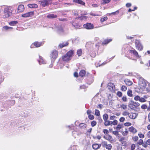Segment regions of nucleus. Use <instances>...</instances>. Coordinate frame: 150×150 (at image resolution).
Masks as SVG:
<instances>
[{"label": "nucleus", "mask_w": 150, "mask_h": 150, "mask_svg": "<svg viewBox=\"0 0 150 150\" xmlns=\"http://www.w3.org/2000/svg\"><path fill=\"white\" fill-rule=\"evenodd\" d=\"M12 12L13 10L11 6H6L3 13L0 14V16L4 19L8 18L12 15Z\"/></svg>", "instance_id": "nucleus-1"}, {"label": "nucleus", "mask_w": 150, "mask_h": 150, "mask_svg": "<svg viewBox=\"0 0 150 150\" xmlns=\"http://www.w3.org/2000/svg\"><path fill=\"white\" fill-rule=\"evenodd\" d=\"M74 54V51L72 50L69 51L67 54L62 57L64 61L68 62L69 61Z\"/></svg>", "instance_id": "nucleus-2"}, {"label": "nucleus", "mask_w": 150, "mask_h": 150, "mask_svg": "<svg viewBox=\"0 0 150 150\" xmlns=\"http://www.w3.org/2000/svg\"><path fill=\"white\" fill-rule=\"evenodd\" d=\"M139 86L142 89H144L146 86V81L142 77H140L139 80Z\"/></svg>", "instance_id": "nucleus-3"}, {"label": "nucleus", "mask_w": 150, "mask_h": 150, "mask_svg": "<svg viewBox=\"0 0 150 150\" xmlns=\"http://www.w3.org/2000/svg\"><path fill=\"white\" fill-rule=\"evenodd\" d=\"M140 104L137 102L132 101V110L137 111L140 110Z\"/></svg>", "instance_id": "nucleus-4"}, {"label": "nucleus", "mask_w": 150, "mask_h": 150, "mask_svg": "<svg viewBox=\"0 0 150 150\" xmlns=\"http://www.w3.org/2000/svg\"><path fill=\"white\" fill-rule=\"evenodd\" d=\"M58 55V52L56 50H53L50 54L51 60L54 61L57 57Z\"/></svg>", "instance_id": "nucleus-5"}, {"label": "nucleus", "mask_w": 150, "mask_h": 150, "mask_svg": "<svg viewBox=\"0 0 150 150\" xmlns=\"http://www.w3.org/2000/svg\"><path fill=\"white\" fill-rule=\"evenodd\" d=\"M135 44L137 49L140 51L142 50L143 48V46L139 40H136L135 41Z\"/></svg>", "instance_id": "nucleus-6"}, {"label": "nucleus", "mask_w": 150, "mask_h": 150, "mask_svg": "<svg viewBox=\"0 0 150 150\" xmlns=\"http://www.w3.org/2000/svg\"><path fill=\"white\" fill-rule=\"evenodd\" d=\"M51 0H42L41 1H39V3L42 6L45 7L48 6L49 2Z\"/></svg>", "instance_id": "nucleus-7"}, {"label": "nucleus", "mask_w": 150, "mask_h": 150, "mask_svg": "<svg viewBox=\"0 0 150 150\" xmlns=\"http://www.w3.org/2000/svg\"><path fill=\"white\" fill-rule=\"evenodd\" d=\"M108 89L112 92H114L115 90V87L114 84L112 83H108Z\"/></svg>", "instance_id": "nucleus-8"}, {"label": "nucleus", "mask_w": 150, "mask_h": 150, "mask_svg": "<svg viewBox=\"0 0 150 150\" xmlns=\"http://www.w3.org/2000/svg\"><path fill=\"white\" fill-rule=\"evenodd\" d=\"M34 12L30 11L22 14L21 16L23 18H26L32 16L34 15Z\"/></svg>", "instance_id": "nucleus-9"}, {"label": "nucleus", "mask_w": 150, "mask_h": 150, "mask_svg": "<svg viewBox=\"0 0 150 150\" xmlns=\"http://www.w3.org/2000/svg\"><path fill=\"white\" fill-rule=\"evenodd\" d=\"M83 27L87 29H91L93 28L94 26L93 24L91 23H87L83 25Z\"/></svg>", "instance_id": "nucleus-10"}, {"label": "nucleus", "mask_w": 150, "mask_h": 150, "mask_svg": "<svg viewBox=\"0 0 150 150\" xmlns=\"http://www.w3.org/2000/svg\"><path fill=\"white\" fill-rule=\"evenodd\" d=\"M70 23L75 28H79L81 27L80 25L79 24V23H77V22L76 21H71L70 22Z\"/></svg>", "instance_id": "nucleus-11"}, {"label": "nucleus", "mask_w": 150, "mask_h": 150, "mask_svg": "<svg viewBox=\"0 0 150 150\" xmlns=\"http://www.w3.org/2000/svg\"><path fill=\"white\" fill-rule=\"evenodd\" d=\"M105 139L109 141L110 143H112L113 142V139L112 136L109 134H107L103 137Z\"/></svg>", "instance_id": "nucleus-12"}, {"label": "nucleus", "mask_w": 150, "mask_h": 150, "mask_svg": "<svg viewBox=\"0 0 150 150\" xmlns=\"http://www.w3.org/2000/svg\"><path fill=\"white\" fill-rule=\"evenodd\" d=\"M24 10V7L23 5H21L18 6L17 12L19 13L23 11Z\"/></svg>", "instance_id": "nucleus-13"}, {"label": "nucleus", "mask_w": 150, "mask_h": 150, "mask_svg": "<svg viewBox=\"0 0 150 150\" xmlns=\"http://www.w3.org/2000/svg\"><path fill=\"white\" fill-rule=\"evenodd\" d=\"M13 29V28L10 27H9L7 26H5L3 27L2 28V30L3 31H8L10 30H11Z\"/></svg>", "instance_id": "nucleus-14"}, {"label": "nucleus", "mask_w": 150, "mask_h": 150, "mask_svg": "<svg viewBox=\"0 0 150 150\" xmlns=\"http://www.w3.org/2000/svg\"><path fill=\"white\" fill-rule=\"evenodd\" d=\"M38 62L39 64H46V62L44 61L42 57L40 56H39V59L38 60Z\"/></svg>", "instance_id": "nucleus-15"}, {"label": "nucleus", "mask_w": 150, "mask_h": 150, "mask_svg": "<svg viewBox=\"0 0 150 150\" xmlns=\"http://www.w3.org/2000/svg\"><path fill=\"white\" fill-rule=\"evenodd\" d=\"M57 17V16L56 15L53 14H49L47 16V18L49 19L55 18H56Z\"/></svg>", "instance_id": "nucleus-16"}, {"label": "nucleus", "mask_w": 150, "mask_h": 150, "mask_svg": "<svg viewBox=\"0 0 150 150\" xmlns=\"http://www.w3.org/2000/svg\"><path fill=\"white\" fill-rule=\"evenodd\" d=\"M132 53H133V54L135 56L136 58H139V57L138 52L134 49H133V50H132Z\"/></svg>", "instance_id": "nucleus-17"}, {"label": "nucleus", "mask_w": 150, "mask_h": 150, "mask_svg": "<svg viewBox=\"0 0 150 150\" xmlns=\"http://www.w3.org/2000/svg\"><path fill=\"white\" fill-rule=\"evenodd\" d=\"M101 146V144H94L93 145V148L94 149H97L100 147Z\"/></svg>", "instance_id": "nucleus-18"}, {"label": "nucleus", "mask_w": 150, "mask_h": 150, "mask_svg": "<svg viewBox=\"0 0 150 150\" xmlns=\"http://www.w3.org/2000/svg\"><path fill=\"white\" fill-rule=\"evenodd\" d=\"M68 44L67 42H65L59 44V46L61 48H62L65 46H67Z\"/></svg>", "instance_id": "nucleus-19"}, {"label": "nucleus", "mask_w": 150, "mask_h": 150, "mask_svg": "<svg viewBox=\"0 0 150 150\" xmlns=\"http://www.w3.org/2000/svg\"><path fill=\"white\" fill-rule=\"evenodd\" d=\"M86 127V125L84 123H80L79 125V128L82 129H85Z\"/></svg>", "instance_id": "nucleus-20"}, {"label": "nucleus", "mask_w": 150, "mask_h": 150, "mask_svg": "<svg viewBox=\"0 0 150 150\" xmlns=\"http://www.w3.org/2000/svg\"><path fill=\"white\" fill-rule=\"evenodd\" d=\"M42 43L38 42H35L34 43V45L36 47H39L42 45Z\"/></svg>", "instance_id": "nucleus-21"}, {"label": "nucleus", "mask_w": 150, "mask_h": 150, "mask_svg": "<svg viewBox=\"0 0 150 150\" xmlns=\"http://www.w3.org/2000/svg\"><path fill=\"white\" fill-rule=\"evenodd\" d=\"M74 1L77 3H78L84 5L85 3L81 0H74Z\"/></svg>", "instance_id": "nucleus-22"}, {"label": "nucleus", "mask_w": 150, "mask_h": 150, "mask_svg": "<svg viewBox=\"0 0 150 150\" xmlns=\"http://www.w3.org/2000/svg\"><path fill=\"white\" fill-rule=\"evenodd\" d=\"M85 71L84 70H81L79 72V75L80 76L82 77L85 75Z\"/></svg>", "instance_id": "nucleus-23"}, {"label": "nucleus", "mask_w": 150, "mask_h": 150, "mask_svg": "<svg viewBox=\"0 0 150 150\" xmlns=\"http://www.w3.org/2000/svg\"><path fill=\"white\" fill-rule=\"evenodd\" d=\"M111 121L106 120V121H104V124L105 126H108L109 125H111Z\"/></svg>", "instance_id": "nucleus-24"}, {"label": "nucleus", "mask_w": 150, "mask_h": 150, "mask_svg": "<svg viewBox=\"0 0 150 150\" xmlns=\"http://www.w3.org/2000/svg\"><path fill=\"white\" fill-rule=\"evenodd\" d=\"M57 29L58 33L60 34L62 33L63 32L62 28L61 27H60L58 28H57Z\"/></svg>", "instance_id": "nucleus-25"}, {"label": "nucleus", "mask_w": 150, "mask_h": 150, "mask_svg": "<svg viewBox=\"0 0 150 150\" xmlns=\"http://www.w3.org/2000/svg\"><path fill=\"white\" fill-rule=\"evenodd\" d=\"M138 114L137 112H132V119H135L137 117Z\"/></svg>", "instance_id": "nucleus-26"}, {"label": "nucleus", "mask_w": 150, "mask_h": 150, "mask_svg": "<svg viewBox=\"0 0 150 150\" xmlns=\"http://www.w3.org/2000/svg\"><path fill=\"white\" fill-rule=\"evenodd\" d=\"M125 81L127 85L128 86L131 85V81L128 79H126Z\"/></svg>", "instance_id": "nucleus-27"}, {"label": "nucleus", "mask_w": 150, "mask_h": 150, "mask_svg": "<svg viewBox=\"0 0 150 150\" xmlns=\"http://www.w3.org/2000/svg\"><path fill=\"white\" fill-rule=\"evenodd\" d=\"M18 23L17 21H13L9 23V24L11 26H14Z\"/></svg>", "instance_id": "nucleus-28"}, {"label": "nucleus", "mask_w": 150, "mask_h": 150, "mask_svg": "<svg viewBox=\"0 0 150 150\" xmlns=\"http://www.w3.org/2000/svg\"><path fill=\"white\" fill-rule=\"evenodd\" d=\"M29 7L31 8H37L38 6L35 4H30L29 5Z\"/></svg>", "instance_id": "nucleus-29"}, {"label": "nucleus", "mask_w": 150, "mask_h": 150, "mask_svg": "<svg viewBox=\"0 0 150 150\" xmlns=\"http://www.w3.org/2000/svg\"><path fill=\"white\" fill-rule=\"evenodd\" d=\"M112 41V39H111L105 40H104L103 42V44H108V43L111 41Z\"/></svg>", "instance_id": "nucleus-30"}, {"label": "nucleus", "mask_w": 150, "mask_h": 150, "mask_svg": "<svg viewBox=\"0 0 150 150\" xmlns=\"http://www.w3.org/2000/svg\"><path fill=\"white\" fill-rule=\"evenodd\" d=\"M103 118L104 121L107 120L108 118V115L107 114H104L103 115Z\"/></svg>", "instance_id": "nucleus-31"}, {"label": "nucleus", "mask_w": 150, "mask_h": 150, "mask_svg": "<svg viewBox=\"0 0 150 150\" xmlns=\"http://www.w3.org/2000/svg\"><path fill=\"white\" fill-rule=\"evenodd\" d=\"M123 127V125L122 124L118 125L116 127V129L117 130H118L122 128Z\"/></svg>", "instance_id": "nucleus-32"}, {"label": "nucleus", "mask_w": 150, "mask_h": 150, "mask_svg": "<svg viewBox=\"0 0 150 150\" xmlns=\"http://www.w3.org/2000/svg\"><path fill=\"white\" fill-rule=\"evenodd\" d=\"M118 121L117 120H115L113 121H111V126H112V125H116L117 124Z\"/></svg>", "instance_id": "nucleus-33"}, {"label": "nucleus", "mask_w": 150, "mask_h": 150, "mask_svg": "<svg viewBox=\"0 0 150 150\" xmlns=\"http://www.w3.org/2000/svg\"><path fill=\"white\" fill-rule=\"evenodd\" d=\"M108 19V18L107 16L104 17V18H101L100 21L101 23L107 21Z\"/></svg>", "instance_id": "nucleus-34"}, {"label": "nucleus", "mask_w": 150, "mask_h": 150, "mask_svg": "<svg viewBox=\"0 0 150 150\" xmlns=\"http://www.w3.org/2000/svg\"><path fill=\"white\" fill-rule=\"evenodd\" d=\"M81 16L80 17V18L81 20H86L88 18V17L86 16H84L82 14H81Z\"/></svg>", "instance_id": "nucleus-35"}, {"label": "nucleus", "mask_w": 150, "mask_h": 150, "mask_svg": "<svg viewBox=\"0 0 150 150\" xmlns=\"http://www.w3.org/2000/svg\"><path fill=\"white\" fill-rule=\"evenodd\" d=\"M82 52V50L81 49H79L77 50V54L79 56H81Z\"/></svg>", "instance_id": "nucleus-36"}, {"label": "nucleus", "mask_w": 150, "mask_h": 150, "mask_svg": "<svg viewBox=\"0 0 150 150\" xmlns=\"http://www.w3.org/2000/svg\"><path fill=\"white\" fill-rule=\"evenodd\" d=\"M107 144H107V142H106L105 141H103L102 142L101 144H100L101 145H102L103 146V147H106V146H107Z\"/></svg>", "instance_id": "nucleus-37"}, {"label": "nucleus", "mask_w": 150, "mask_h": 150, "mask_svg": "<svg viewBox=\"0 0 150 150\" xmlns=\"http://www.w3.org/2000/svg\"><path fill=\"white\" fill-rule=\"evenodd\" d=\"M95 115L97 116H100V112L97 109L95 110Z\"/></svg>", "instance_id": "nucleus-38"}, {"label": "nucleus", "mask_w": 150, "mask_h": 150, "mask_svg": "<svg viewBox=\"0 0 150 150\" xmlns=\"http://www.w3.org/2000/svg\"><path fill=\"white\" fill-rule=\"evenodd\" d=\"M112 146L110 144H107L105 148L107 149L110 150L112 148Z\"/></svg>", "instance_id": "nucleus-39"}, {"label": "nucleus", "mask_w": 150, "mask_h": 150, "mask_svg": "<svg viewBox=\"0 0 150 150\" xmlns=\"http://www.w3.org/2000/svg\"><path fill=\"white\" fill-rule=\"evenodd\" d=\"M130 115V113H129L127 111H125L123 112L122 113V115L124 116H126L128 115L130 117V115Z\"/></svg>", "instance_id": "nucleus-40"}, {"label": "nucleus", "mask_w": 150, "mask_h": 150, "mask_svg": "<svg viewBox=\"0 0 150 150\" xmlns=\"http://www.w3.org/2000/svg\"><path fill=\"white\" fill-rule=\"evenodd\" d=\"M119 13V12L118 11H117L115 12H112V13H108L107 15H110L112 14H113V15H115L117 13V14H118V13Z\"/></svg>", "instance_id": "nucleus-41"}, {"label": "nucleus", "mask_w": 150, "mask_h": 150, "mask_svg": "<svg viewBox=\"0 0 150 150\" xmlns=\"http://www.w3.org/2000/svg\"><path fill=\"white\" fill-rule=\"evenodd\" d=\"M146 100L144 99V98H143V97L140 98L139 101L140 102L143 103L145 102L146 101Z\"/></svg>", "instance_id": "nucleus-42"}, {"label": "nucleus", "mask_w": 150, "mask_h": 150, "mask_svg": "<svg viewBox=\"0 0 150 150\" xmlns=\"http://www.w3.org/2000/svg\"><path fill=\"white\" fill-rule=\"evenodd\" d=\"M143 142V140L140 139L138 141L137 143L139 145H140L142 144Z\"/></svg>", "instance_id": "nucleus-43"}, {"label": "nucleus", "mask_w": 150, "mask_h": 150, "mask_svg": "<svg viewBox=\"0 0 150 150\" xmlns=\"http://www.w3.org/2000/svg\"><path fill=\"white\" fill-rule=\"evenodd\" d=\"M121 107L123 109L125 110L127 108V105H125L124 104H122L121 105Z\"/></svg>", "instance_id": "nucleus-44"}, {"label": "nucleus", "mask_w": 150, "mask_h": 150, "mask_svg": "<svg viewBox=\"0 0 150 150\" xmlns=\"http://www.w3.org/2000/svg\"><path fill=\"white\" fill-rule=\"evenodd\" d=\"M141 108L142 109H145L147 108V106L145 104H143L141 106Z\"/></svg>", "instance_id": "nucleus-45"}, {"label": "nucleus", "mask_w": 150, "mask_h": 150, "mask_svg": "<svg viewBox=\"0 0 150 150\" xmlns=\"http://www.w3.org/2000/svg\"><path fill=\"white\" fill-rule=\"evenodd\" d=\"M6 6H0V14H1V12L3 10H4V8Z\"/></svg>", "instance_id": "nucleus-46"}, {"label": "nucleus", "mask_w": 150, "mask_h": 150, "mask_svg": "<svg viewBox=\"0 0 150 150\" xmlns=\"http://www.w3.org/2000/svg\"><path fill=\"white\" fill-rule=\"evenodd\" d=\"M142 145L144 147L146 148L147 147L148 144L146 142H143Z\"/></svg>", "instance_id": "nucleus-47"}, {"label": "nucleus", "mask_w": 150, "mask_h": 150, "mask_svg": "<svg viewBox=\"0 0 150 150\" xmlns=\"http://www.w3.org/2000/svg\"><path fill=\"white\" fill-rule=\"evenodd\" d=\"M88 117L91 120H93L94 119V116L92 115H88Z\"/></svg>", "instance_id": "nucleus-48"}, {"label": "nucleus", "mask_w": 150, "mask_h": 150, "mask_svg": "<svg viewBox=\"0 0 150 150\" xmlns=\"http://www.w3.org/2000/svg\"><path fill=\"white\" fill-rule=\"evenodd\" d=\"M96 122L95 121H93L91 123V125L92 127H94L96 125Z\"/></svg>", "instance_id": "nucleus-49"}, {"label": "nucleus", "mask_w": 150, "mask_h": 150, "mask_svg": "<svg viewBox=\"0 0 150 150\" xmlns=\"http://www.w3.org/2000/svg\"><path fill=\"white\" fill-rule=\"evenodd\" d=\"M140 97L139 96H135L134 98V99L135 100H139Z\"/></svg>", "instance_id": "nucleus-50"}, {"label": "nucleus", "mask_w": 150, "mask_h": 150, "mask_svg": "<svg viewBox=\"0 0 150 150\" xmlns=\"http://www.w3.org/2000/svg\"><path fill=\"white\" fill-rule=\"evenodd\" d=\"M127 89V88L125 86H122L121 87V90L122 91H125Z\"/></svg>", "instance_id": "nucleus-51"}, {"label": "nucleus", "mask_w": 150, "mask_h": 150, "mask_svg": "<svg viewBox=\"0 0 150 150\" xmlns=\"http://www.w3.org/2000/svg\"><path fill=\"white\" fill-rule=\"evenodd\" d=\"M117 118V117L113 115L111 116L110 117V120H113L114 119H115Z\"/></svg>", "instance_id": "nucleus-52"}, {"label": "nucleus", "mask_w": 150, "mask_h": 150, "mask_svg": "<svg viewBox=\"0 0 150 150\" xmlns=\"http://www.w3.org/2000/svg\"><path fill=\"white\" fill-rule=\"evenodd\" d=\"M138 139V137L137 136H135L132 138L133 140L135 142H136Z\"/></svg>", "instance_id": "nucleus-53"}, {"label": "nucleus", "mask_w": 150, "mask_h": 150, "mask_svg": "<svg viewBox=\"0 0 150 150\" xmlns=\"http://www.w3.org/2000/svg\"><path fill=\"white\" fill-rule=\"evenodd\" d=\"M138 136L140 138H143L144 137V134H139Z\"/></svg>", "instance_id": "nucleus-54"}, {"label": "nucleus", "mask_w": 150, "mask_h": 150, "mask_svg": "<svg viewBox=\"0 0 150 150\" xmlns=\"http://www.w3.org/2000/svg\"><path fill=\"white\" fill-rule=\"evenodd\" d=\"M103 132L105 134H107L109 133L108 130L106 129H104Z\"/></svg>", "instance_id": "nucleus-55"}, {"label": "nucleus", "mask_w": 150, "mask_h": 150, "mask_svg": "<svg viewBox=\"0 0 150 150\" xmlns=\"http://www.w3.org/2000/svg\"><path fill=\"white\" fill-rule=\"evenodd\" d=\"M117 95L119 97H121L122 96V93L120 91H118L117 93Z\"/></svg>", "instance_id": "nucleus-56"}, {"label": "nucleus", "mask_w": 150, "mask_h": 150, "mask_svg": "<svg viewBox=\"0 0 150 150\" xmlns=\"http://www.w3.org/2000/svg\"><path fill=\"white\" fill-rule=\"evenodd\" d=\"M137 132V130L135 128H134L133 127H132V132L136 133Z\"/></svg>", "instance_id": "nucleus-57"}, {"label": "nucleus", "mask_w": 150, "mask_h": 150, "mask_svg": "<svg viewBox=\"0 0 150 150\" xmlns=\"http://www.w3.org/2000/svg\"><path fill=\"white\" fill-rule=\"evenodd\" d=\"M103 1V3L104 4H107L110 2V0H102Z\"/></svg>", "instance_id": "nucleus-58"}, {"label": "nucleus", "mask_w": 150, "mask_h": 150, "mask_svg": "<svg viewBox=\"0 0 150 150\" xmlns=\"http://www.w3.org/2000/svg\"><path fill=\"white\" fill-rule=\"evenodd\" d=\"M124 125L125 126H129L131 125V124L129 122H126L124 124Z\"/></svg>", "instance_id": "nucleus-59"}, {"label": "nucleus", "mask_w": 150, "mask_h": 150, "mask_svg": "<svg viewBox=\"0 0 150 150\" xmlns=\"http://www.w3.org/2000/svg\"><path fill=\"white\" fill-rule=\"evenodd\" d=\"M125 120V118L123 117H121L119 119V120L120 122H123V121H124Z\"/></svg>", "instance_id": "nucleus-60"}, {"label": "nucleus", "mask_w": 150, "mask_h": 150, "mask_svg": "<svg viewBox=\"0 0 150 150\" xmlns=\"http://www.w3.org/2000/svg\"><path fill=\"white\" fill-rule=\"evenodd\" d=\"M127 95L128 96H129L130 97L131 96V90H129V91H128L127 92Z\"/></svg>", "instance_id": "nucleus-61"}, {"label": "nucleus", "mask_w": 150, "mask_h": 150, "mask_svg": "<svg viewBox=\"0 0 150 150\" xmlns=\"http://www.w3.org/2000/svg\"><path fill=\"white\" fill-rule=\"evenodd\" d=\"M122 99L123 100L124 102H126L127 100V99L126 97L123 96L122 98Z\"/></svg>", "instance_id": "nucleus-62"}, {"label": "nucleus", "mask_w": 150, "mask_h": 150, "mask_svg": "<svg viewBox=\"0 0 150 150\" xmlns=\"http://www.w3.org/2000/svg\"><path fill=\"white\" fill-rule=\"evenodd\" d=\"M103 105L102 104H100L98 105V108H99L100 109H101L103 108Z\"/></svg>", "instance_id": "nucleus-63"}, {"label": "nucleus", "mask_w": 150, "mask_h": 150, "mask_svg": "<svg viewBox=\"0 0 150 150\" xmlns=\"http://www.w3.org/2000/svg\"><path fill=\"white\" fill-rule=\"evenodd\" d=\"M148 145H150V139H149L146 142Z\"/></svg>", "instance_id": "nucleus-64"}]
</instances>
